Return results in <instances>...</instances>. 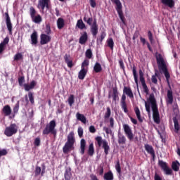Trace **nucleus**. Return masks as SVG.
Masks as SVG:
<instances>
[{
  "instance_id": "nucleus-1",
  "label": "nucleus",
  "mask_w": 180,
  "mask_h": 180,
  "mask_svg": "<svg viewBox=\"0 0 180 180\" xmlns=\"http://www.w3.org/2000/svg\"><path fill=\"white\" fill-rule=\"evenodd\" d=\"M156 60L157 64L158 65L159 70H161L165 75V77L167 79V84H169V89L167 90V99L166 102L167 105H172L174 102V95H173V91L171 88V86L169 85V79L171 78V75L167 69V66L165 63V60L162 55V53H158L156 56Z\"/></svg>"
},
{
  "instance_id": "nucleus-2",
  "label": "nucleus",
  "mask_w": 180,
  "mask_h": 180,
  "mask_svg": "<svg viewBox=\"0 0 180 180\" xmlns=\"http://www.w3.org/2000/svg\"><path fill=\"white\" fill-rule=\"evenodd\" d=\"M149 102L150 103H151L153 120L155 123H157V124H160V116L154 94H150V95L149 96Z\"/></svg>"
},
{
  "instance_id": "nucleus-3",
  "label": "nucleus",
  "mask_w": 180,
  "mask_h": 180,
  "mask_svg": "<svg viewBox=\"0 0 180 180\" xmlns=\"http://www.w3.org/2000/svg\"><path fill=\"white\" fill-rule=\"evenodd\" d=\"M57 124L56 120H51V122L46 124L42 134L44 136H48L49 134H52L53 137L57 136V130L56 129Z\"/></svg>"
},
{
  "instance_id": "nucleus-4",
  "label": "nucleus",
  "mask_w": 180,
  "mask_h": 180,
  "mask_svg": "<svg viewBox=\"0 0 180 180\" xmlns=\"http://www.w3.org/2000/svg\"><path fill=\"white\" fill-rule=\"evenodd\" d=\"M95 140L97 142L98 146L103 148L105 155H108L110 147L107 140H103V137H101V136H98L96 137Z\"/></svg>"
},
{
  "instance_id": "nucleus-5",
  "label": "nucleus",
  "mask_w": 180,
  "mask_h": 180,
  "mask_svg": "<svg viewBox=\"0 0 180 180\" xmlns=\"http://www.w3.org/2000/svg\"><path fill=\"white\" fill-rule=\"evenodd\" d=\"M111 1L116 4L115 8L117 11L118 15L123 24H126V18L123 13V6L122 4V1H120V0H111Z\"/></svg>"
},
{
  "instance_id": "nucleus-6",
  "label": "nucleus",
  "mask_w": 180,
  "mask_h": 180,
  "mask_svg": "<svg viewBox=\"0 0 180 180\" xmlns=\"http://www.w3.org/2000/svg\"><path fill=\"white\" fill-rule=\"evenodd\" d=\"M30 18H32L34 22H36L37 24H39L40 22H41L42 17L41 14H39L37 13L36 8H34L33 6H31V7L30 8Z\"/></svg>"
},
{
  "instance_id": "nucleus-7",
  "label": "nucleus",
  "mask_w": 180,
  "mask_h": 180,
  "mask_svg": "<svg viewBox=\"0 0 180 180\" xmlns=\"http://www.w3.org/2000/svg\"><path fill=\"white\" fill-rule=\"evenodd\" d=\"M18 126H17L16 123H11L10 126H8V127H6L4 130V134L7 137H12V136L18 133Z\"/></svg>"
},
{
  "instance_id": "nucleus-8",
  "label": "nucleus",
  "mask_w": 180,
  "mask_h": 180,
  "mask_svg": "<svg viewBox=\"0 0 180 180\" xmlns=\"http://www.w3.org/2000/svg\"><path fill=\"white\" fill-rule=\"evenodd\" d=\"M158 165L162 168V169L164 171V172L166 174V175H172V169L169 168L165 161H162V160H158Z\"/></svg>"
},
{
  "instance_id": "nucleus-9",
  "label": "nucleus",
  "mask_w": 180,
  "mask_h": 180,
  "mask_svg": "<svg viewBox=\"0 0 180 180\" xmlns=\"http://www.w3.org/2000/svg\"><path fill=\"white\" fill-rule=\"evenodd\" d=\"M139 78H140V82L141 83V85L143 86L145 94H146V95H148L149 89L146 85V79L144 77V73H143L142 69H139Z\"/></svg>"
},
{
  "instance_id": "nucleus-10",
  "label": "nucleus",
  "mask_w": 180,
  "mask_h": 180,
  "mask_svg": "<svg viewBox=\"0 0 180 180\" xmlns=\"http://www.w3.org/2000/svg\"><path fill=\"white\" fill-rule=\"evenodd\" d=\"M123 129L128 140H129V141H133L134 134L130 126H129V124H123Z\"/></svg>"
},
{
  "instance_id": "nucleus-11",
  "label": "nucleus",
  "mask_w": 180,
  "mask_h": 180,
  "mask_svg": "<svg viewBox=\"0 0 180 180\" xmlns=\"http://www.w3.org/2000/svg\"><path fill=\"white\" fill-rule=\"evenodd\" d=\"M5 15H6V23L8 30L9 32V34L11 35H12V34H13V27L12 21L11 20V17L9 15L8 11H6L5 13Z\"/></svg>"
},
{
  "instance_id": "nucleus-12",
  "label": "nucleus",
  "mask_w": 180,
  "mask_h": 180,
  "mask_svg": "<svg viewBox=\"0 0 180 180\" xmlns=\"http://www.w3.org/2000/svg\"><path fill=\"white\" fill-rule=\"evenodd\" d=\"M98 24L97 22L96 18H94L93 20V22L91 26L90 27V31L94 37H96V35L98 34Z\"/></svg>"
},
{
  "instance_id": "nucleus-13",
  "label": "nucleus",
  "mask_w": 180,
  "mask_h": 180,
  "mask_svg": "<svg viewBox=\"0 0 180 180\" xmlns=\"http://www.w3.org/2000/svg\"><path fill=\"white\" fill-rule=\"evenodd\" d=\"M50 3L51 0H39L38 8H41V10H44V8L49 10L50 8Z\"/></svg>"
},
{
  "instance_id": "nucleus-14",
  "label": "nucleus",
  "mask_w": 180,
  "mask_h": 180,
  "mask_svg": "<svg viewBox=\"0 0 180 180\" xmlns=\"http://www.w3.org/2000/svg\"><path fill=\"white\" fill-rule=\"evenodd\" d=\"M10 38L9 36L7 35L1 42H0V53H4V51H5L6 48V45L9 44Z\"/></svg>"
},
{
  "instance_id": "nucleus-15",
  "label": "nucleus",
  "mask_w": 180,
  "mask_h": 180,
  "mask_svg": "<svg viewBox=\"0 0 180 180\" xmlns=\"http://www.w3.org/2000/svg\"><path fill=\"white\" fill-rule=\"evenodd\" d=\"M145 150L147 151L148 154H150L153 160H155L156 155H155V151L153 146H150V144H145Z\"/></svg>"
},
{
  "instance_id": "nucleus-16",
  "label": "nucleus",
  "mask_w": 180,
  "mask_h": 180,
  "mask_svg": "<svg viewBox=\"0 0 180 180\" xmlns=\"http://www.w3.org/2000/svg\"><path fill=\"white\" fill-rule=\"evenodd\" d=\"M126 94L123 92V95L121 98V108L124 110V113H128L129 110L127 109V103H126Z\"/></svg>"
},
{
  "instance_id": "nucleus-17",
  "label": "nucleus",
  "mask_w": 180,
  "mask_h": 180,
  "mask_svg": "<svg viewBox=\"0 0 180 180\" xmlns=\"http://www.w3.org/2000/svg\"><path fill=\"white\" fill-rule=\"evenodd\" d=\"M89 39L88 32L86 31H84L82 34H81L79 38V43L82 45H84L86 42H87Z\"/></svg>"
},
{
  "instance_id": "nucleus-18",
  "label": "nucleus",
  "mask_w": 180,
  "mask_h": 180,
  "mask_svg": "<svg viewBox=\"0 0 180 180\" xmlns=\"http://www.w3.org/2000/svg\"><path fill=\"white\" fill-rule=\"evenodd\" d=\"M40 38H41L40 44L41 45L48 44L49 42H50V41L51 39V35H47V33L46 34H41Z\"/></svg>"
},
{
  "instance_id": "nucleus-19",
  "label": "nucleus",
  "mask_w": 180,
  "mask_h": 180,
  "mask_svg": "<svg viewBox=\"0 0 180 180\" xmlns=\"http://www.w3.org/2000/svg\"><path fill=\"white\" fill-rule=\"evenodd\" d=\"M87 72H88V70H87L86 68H84L83 63H82L81 70H79V72L78 73L79 79H84Z\"/></svg>"
},
{
  "instance_id": "nucleus-20",
  "label": "nucleus",
  "mask_w": 180,
  "mask_h": 180,
  "mask_svg": "<svg viewBox=\"0 0 180 180\" xmlns=\"http://www.w3.org/2000/svg\"><path fill=\"white\" fill-rule=\"evenodd\" d=\"M123 92L130 99H134V96L133 91H131V88H130L129 86H124Z\"/></svg>"
},
{
  "instance_id": "nucleus-21",
  "label": "nucleus",
  "mask_w": 180,
  "mask_h": 180,
  "mask_svg": "<svg viewBox=\"0 0 180 180\" xmlns=\"http://www.w3.org/2000/svg\"><path fill=\"white\" fill-rule=\"evenodd\" d=\"M36 85H37L36 81H32L30 85L28 84H24L23 87L25 89V91H26L27 92H29L30 91H31V89H34Z\"/></svg>"
},
{
  "instance_id": "nucleus-22",
  "label": "nucleus",
  "mask_w": 180,
  "mask_h": 180,
  "mask_svg": "<svg viewBox=\"0 0 180 180\" xmlns=\"http://www.w3.org/2000/svg\"><path fill=\"white\" fill-rule=\"evenodd\" d=\"M164 6H167L169 8H173L175 6V0H160Z\"/></svg>"
},
{
  "instance_id": "nucleus-23",
  "label": "nucleus",
  "mask_w": 180,
  "mask_h": 180,
  "mask_svg": "<svg viewBox=\"0 0 180 180\" xmlns=\"http://www.w3.org/2000/svg\"><path fill=\"white\" fill-rule=\"evenodd\" d=\"M69 138V142L70 146V150L74 147V144L75 143V133L74 131H70L68 134Z\"/></svg>"
},
{
  "instance_id": "nucleus-24",
  "label": "nucleus",
  "mask_w": 180,
  "mask_h": 180,
  "mask_svg": "<svg viewBox=\"0 0 180 180\" xmlns=\"http://www.w3.org/2000/svg\"><path fill=\"white\" fill-rule=\"evenodd\" d=\"M71 151V148H70V138L69 136H68V141L65 143V146H63V152L65 154H68Z\"/></svg>"
},
{
  "instance_id": "nucleus-25",
  "label": "nucleus",
  "mask_w": 180,
  "mask_h": 180,
  "mask_svg": "<svg viewBox=\"0 0 180 180\" xmlns=\"http://www.w3.org/2000/svg\"><path fill=\"white\" fill-rule=\"evenodd\" d=\"M31 41L33 45H37L38 43V32L37 31H33L31 34Z\"/></svg>"
},
{
  "instance_id": "nucleus-26",
  "label": "nucleus",
  "mask_w": 180,
  "mask_h": 180,
  "mask_svg": "<svg viewBox=\"0 0 180 180\" xmlns=\"http://www.w3.org/2000/svg\"><path fill=\"white\" fill-rule=\"evenodd\" d=\"M2 112L5 115V116H10L12 113V109L9 105H6L4 106L2 109Z\"/></svg>"
},
{
  "instance_id": "nucleus-27",
  "label": "nucleus",
  "mask_w": 180,
  "mask_h": 180,
  "mask_svg": "<svg viewBox=\"0 0 180 180\" xmlns=\"http://www.w3.org/2000/svg\"><path fill=\"white\" fill-rule=\"evenodd\" d=\"M86 147V141L84 139H82L80 141V153L83 155L85 153Z\"/></svg>"
},
{
  "instance_id": "nucleus-28",
  "label": "nucleus",
  "mask_w": 180,
  "mask_h": 180,
  "mask_svg": "<svg viewBox=\"0 0 180 180\" xmlns=\"http://www.w3.org/2000/svg\"><path fill=\"white\" fill-rule=\"evenodd\" d=\"M127 139L124 134H122L120 131L118 132V143L120 145H124L126 144Z\"/></svg>"
},
{
  "instance_id": "nucleus-29",
  "label": "nucleus",
  "mask_w": 180,
  "mask_h": 180,
  "mask_svg": "<svg viewBox=\"0 0 180 180\" xmlns=\"http://www.w3.org/2000/svg\"><path fill=\"white\" fill-rule=\"evenodd\" d=\"M57 26L59 30H62L65 25V20L62 17H59L57 20Z\"/></svg>"
},
{
  "instance_id": "nucleus-30",
  "label": "nucleus",
  "mask_w": 180,
  "mask_h": 180,
  "mask_svg": "<svg viewBox=\"0 0 180 180\" xmlns=\"http://www.w3.org/2000/svg\"><path fill=\"white\" fill-rule=\"evenodd\" d=\"M112 100L116 103L117 101H119V92L117 88H112Z\"/></svg>"
},
{
  "instance_id": "nucleus-31",
  "label": "nucleus",
  "mask_w": 180,
  "mask_h": 180,
  "mask_svg": "<svg viewBox=\"0 0 180 180\" xmlns=\"http://www.w3.org/2000/svg\"><path fill=\"white\" fill-rule=\"evenodd\" d=\"M76 117L77 120L82 122V123H84V124H86V117L84 116V115H82L79 112L76 113Z\"/></svg>"
},
{
  "instance_id": "nucleus-32",
  "label": "nucleus",
  "mask_w": 180,
  "mask_h": 180,
  "mask_svg": "<svg viewBox=\"0 0 180 180\" xmlns=\"http://www.w3.org/2000/svg\"><path fill=\"white\" fill-rule=\"evenodd\" d=\"M77 27L78 28H79L80 30H84V29L86 30V28H87L85 22H84V21L82 18H80L79 20H77Z\"/></svg>"
},
{
  "instance_id": "nucleus-33",
  "label": "nucleus",
  "mask_w": 180,
  "mask_h": 180,
  "mask_svg": "<svg viewBox=\"0 0 180 180\" xmlns=\"http://www.w3.org/2000/svg\"><path fill=\"white\" fill-rule=\"evenodd\" d=\"M104 180H113L114 179V175L113 172L112 171H108V172H105L103 176Z\"/></svg>"
},
{
  "instance_id": "nucleus-34",
  "label": "nucleus",
  "mask_w": 180,
  "mask_h": 180,
  "mask_svg": "<svg viewBox=\"0 0 180 180\" xmlns=\"http://www.w3.org/2000/svg\"><path fill=\"white\" fill-rule=\"evenodd\" d=\"M160 73L158 72V70H155V75H152V77H151V81L152 83L154 84L155 85H158V77H159Z\"/></svg>"
},
{
  "instance_id": "nucleus-35",
  "label": "nucleus",
  "mask_w": 180,
  "mask_h": 180,
  "mask_svg": "<svg viewBox=\"0 0 180 180\" xmlns=\"http://www.w3.org/2000/svg\"><path fill=\"white\" fill-rule=\"evenodd\" d=\"M102 70H103V68L101 63H99V62H96L94 66V72H96V74H98V72H101Z\"/></svg>"
},
{
  "instance_id": "nucleus-36",
  "label": "nucleus",
  "mask_w": 180,
  "mask_h": 180,
  "mask_svg": "<svg viewBox=\"0 0 180 180\" xmlns=\"http://www.w3.org/2000/svg\"><path fill=\"white\" fill-rule=\"evenodd\" d=\"M65 180H70L72 176V174L71 172V169L70 168H67L65 171Z\"/></svg>"
},
{
  "instance_id": "nucleus-37",
  "label": "nucleus",
  "mask_w": 180,
  "mask_h": 180,
  "mask_svg": "<svg viewBox=\"0 0 180 180\" xmlns=\"http://www.w3.org/2000/svg\"><path fill=\"white\" fill-rule=\"evenodd\" d=\"M173 122L174 123V130L176 133H178L180 130V124L178 119H176V117H173Z\"/></svg>"
},
{
  "instance_id": "nucleus-38",
  "label": "nucleus",
  "mask_w": 180,
  "mask_h": 180,
  "mask_svg": "<svg viewBox=\"0 0 180 180\" xmlns=\"http://www.w3.org/2000/svg\"><path fill=\"white\" fill-rule=\"evenodd\" d=\"M172 168L174 171L178 172L180 169V162L179 161H173Z\"/></svg>"
},
{
  "instance_id": "nucleus-39",
  "label": "nucleus",
  "mask_w": 180,
  "mask_h": 180,
  "mask_svg": "<svg viewBox=\"0 0 180 180\" xmlns=\"http://www.w3.org/2000/svg\"><path fill=\"white\" fill-rule=\"evenodd\" d=\"M132 72H133L135 84H136L137 86H139V79H138L137 72H136V66H133Z\"/></svg>"
},
{
  "instance_id": "nucleus-40",
  "label": "nucleus",
  "mask_w": 180,
  "mask_h": 180,
  "mask_svg": "<svg viewBox=\"0 0 180 180\" xmlns=\"http://www.w3.org/2000/svg\"><path fill=\"white\" fill-rule=\"evenodd\" d=\"M134 112H135V113H136V117H137L138 120H139L141 123H142V122H143V119H142V117H141V112H140L139 108H138V107L136 106V107L135 108V109H134Z\"/></svg>"
},
{
  "instance_id": "nucleus-41",
  "label": "nucleus",
  "mask_w": 180,
  "mask_h": 180,
  "mask_svg": "<svg viewBox=\"0 0 180 180\" xmlns=\"http://www.w3.org/2000/svg\"><path fill=\"white\" fill-rule=\"evenodd\" d=\"M95 153V150H94V143H91L89 146V149H88V154L90 156L94 155Z\"/></svg>"
},
{
  "instance_id": "nucleus-42",
  "label": "nucleus",
  "mask_w": 180,
  "mask_h": 180,
  "mask_svg": "<svg viewBox=\"0 0 180 180\" xmlns=\"http://www.w3.org/2000/svg\"><path fill=\"white\" fill-rule=\"evenodd\" d=\"M106 35H107V34H106L105 31H102L100 38H97V39H96L97 44H102V42H103L104 38H105Z\"/></svg>"
},
{
  "instance_id": "nucleus-43",
  "label": "nucleus",
  "mask_w": 180,
  "mask_h": 180,
  "mask_svg": "<svg viewBox=\"0 0 180 180\" xmlns=\"http://www.w3.org/2000/svg\"><path fill=\"white\" fill-rule=\"evenodd\" d=\"M83 20L84 21H85V22L89 24V25H90L91 27L93 25V21H94L93 17H89V18H87L86 15H84Z\"/></svg>"
},
{
  "instance_id": "nucleus-44",
  "label": "nucleus",
  "mask_w": 180,
  "mask_h": 180,
  "mask_svg": "<svg viewBox=\"0 0 180 180\" xmlns=\"http://www.w3.org/2000/svg\"><path fill=\"white\" fill-rule=\"evenodd\" d=\"M108 46L110 48V49H113L115 46V41H113V38H108L107 39Z\"/></svg>"
},
{
  "instance_id": "nucleus-45",
  "label": "nucleus",
  "mask_w": 180,
  "mask_h": 180,
  "mask_svg": "<svg viewBox=\"0 0 180 180\" xmlns=\"http://www.w3.org/2000/svg\"><path fill=\"white\" fill-rule=\"evenodd\" d=\"M115 169L117 171V172L121 175L122 174V167H120V161H119V160L117 161L116 164H115Z\"/></svg>"
},
{
  "instance_id": "nucleus-46",
  "label": "nucleus",
  "mask_w": 180,
  "mask_h": 180,
  "mask_svg": "<svg viewBox=\"0 0 180 180\" xmlns=\"http://www.w3.org/2000/svg\"><path fill=\"white\" fill-rule=\"evenodd\" d=\"M85 56H86V58H89V60H91V58H92L93 52L91 49H86V51L85 52Z\"/></svg>"
},
{
  "instance_id": "nucleus-47",
  "label": "nucleus",
  "mask_w": 180,
  "mask_h": 180,
  "mask_svg": "<svg viewBox=\"0 0 180 180\" xmlns=\"http://www.w3.org/2000/svg\"><path fill=\"white\" fill-rule=\"evenodd\" d=\"M75 98V95H70V96H69V98L68 99V102L70 106H72V105H74Z\"/></svg>"
},
{
  "instance_id": "nucleus-48",
  "label": "nucleus",
  "mask_w": 180,
  "mask_h": 180,
  "mask_svg": "<svg viewBox=\"0 0 180 180\" xmlns=\"http://www.w3.org/2000/svg\"><path fill=\"white\" fill-rule=\"evenodd\" d=\"M112 112L110 110V108H106V112L104 115V118L105 119H109L110 117V115H111Z\"/></svg>"
},
{
  "instance_id": "nucleus-49",
  "label": "nucleus",
  "mask_w": 180,
  "mask_h": 180,
  "mask_svg": "<svg viewBox=\"0 0 180 180\" xmlns=\"http://www.w3.org/2000/svg\"><path fill=\"white\" fill-rule=\"evenodd\" d=\"M28 97H29L30 103H32V105H34V94H32V92H29Z\"/></svg>"
},
{
  "instance_id": "nucleus-50",
  "label": "nucleus",
  "mask_w": 180,
  "mask_h": 180,
  "mask_svg": "<svg viewBox=\"0 0 180 180\" xmlns=\"http://www.w3.org/2000/svg\"><path fill=\"white\" fill-rule=\"evenodd\" d=\"M22 55L20 52L15 53V55L14 56L15 61H19V60H22Z\"/></svg>"
},
{
  "instance_id": "nucleus-51",
  "label": "nucleus",
  "mask_w": 180,
  "mask_h": 180,
  "mask_svg": "<svg viewBox=\"0 0 180 180\" xmlns=\"http://www.w3.org/2000/svg\"><path fill=\"white\" fill-rule=\"evenodd\" d=\"M20 109V102H17V103L15 105L13 108V113L16 115L18 113V110Z\"/></svg>"
},
{
  "instance_id": "nucleus-52",
  "label": "nucleus",
  "mask_w": 180,
  "mask_h": 180,
  "mask_svg": "<svg viewBox=\"0 0 180 180\" xmlns=\"http://www.w3.org/2000/svg\"><path fill=\"white\" fill-rule=\"evenodd\" d=\"M25 81V76H20V77H18V84L20 86H23Z\"/></svg>"
},
{
  "instance_id": "nucleus-53",
  "label": "nucleus",
  "mask_w": 180,
  "mask_h": 180,
  "mask_svg": "<svg viewBox=\"0 0 180 180\" xmlns=\"http://www.w3.org/2000/svg\"><path fill=\"white\" fill-rule=\"evenodd\" d=\"M41 172V167H39L38 165H37L35 168V176H38L39 175H40Z\"/></svg>"
},
{
  "instance_id": "nucleus-54",
  "label": "nucleus",
  "mask_w": 180,
  "mask_h": 180,
  "mask_svg": "<svg viewBox=\"0 0 180 180\" xmlns=\"http://www.w3.org/2000/svg\"><path fill=\"white\" fill-rule=\"evenodd\" d=\"M70 55L65 53L64 56V60H65V63L68 65V63H70Z\"/></svg>"
},
{
  "instance_id": "nucleus-55",
  "label": "nucleus",
  "mask_w": 180,
  "mask_h": 180,
  "mask_svg": "<svg viewBox=\"0 0 180 180\" xmlns=\"http://www.w3.org/2000/svg\"><path fill=\"white\" fill-rule=\"evenodd\" d=\"M78 136L79 137L82 138L84 136V129H82V127H78Z\"/></svg>"
},
{
  "instance_id": "nucleus-56",
  "label": "nucleus",
  "mask_w": 180,
  "mask_h": 180,
  "mask_svg": "<svg viewBox=\"0 0 180 180\" xmlns=\"http://www.w3.org/2000/svg\"><path fill=\"white\" fill-rule=\"evenodd\" d=\"M145 108H146V112L148 113V115L150 114V103H148L147 102H146L145 103Z\"/></svg>"
},
{
  "instance_id": "nucleus-57",
  "label": "nucleus",
  "mask_w": 180,
  "mask_h": 180,
  "mask_svg": "<svg viewBox=\"0 0 180 180\" xmlns=\"http://www.w3.org/2000/svg\"><path fill=\"white\" fill-rule=\"evenodd\" d=\"M89 59H84L82 62V67L83 68H86V67H89Z\"/></svg>"
},
{
  "instance_id": "nucleus-58",
  "label": "nucleus",
  "mask_w": 180,
  "mask_h": 180,
  "mask_svg": "<svg viewBox=\"0 0 180 180\" xmlns=\"http://www.w3.org/2000/svg\"><path fill=\"white\" fill-rule=\"evenodd\" d=\"M34 146H37V147H39L41 144V140H40V138L39 137H37L35 139H34Z\"/></svg>"
},
{
  "instance_id": "nucleus-59",
  "label": "nucleus",
  "mask_w": 180,
  "mask_h": 180,
  "mask_svg": "<svg viewBox=\"0 0 180 180\" xmlns=\"http://www.w3.org/2000/svg\"><path fill=\"white\" fill-rule=\"evenodd\" d=\"M51 32V25L49 24H47L46 33L47 35H50Z\"/></svg>"
},
{
  "instance_id": "nucleus-60",
  "label": "nucleus",
  "mask_w": 180,
  "mask_h": 180,
  "mask_svg": "<svg viewBox=\"0 0 180 180\" xmlns=\"http://www.w3.org/2000/svg\"><path fill=\"white\" fill-rule=\"evenodd\" d=\"M148 38H149L150 42H153V32L150 30L148 31Z\"/></svg>"
},
{
  "instance_id": "nucleus-61",
  "label": "nucleus",
  "mask_w": 180,
  "mask_h": 180,
  "mask_svg": "<svg viewBox=\"0 0 180 180\" xmlns=\"http://www.w3.org/2000/svg\"><path fill=\"white\" fill-rule=\"evenodd\" d=\"M103 130H105L106 134H112L111 129H109L108 127H103Z\"/></svg>"
},
{
  "instance_id": "nucleus-62",
  "label": "nucleus",
  "mask_w": 180,
  "mask_h": 180,
  "mask_svg": "<svg viewBox=\"0 0 180 180\" xmlns=\"http://www.w3.org/2000/svg\"><path fill=\"white\" fill-rule=\"evenodd\" d=\"M89 131L90 133H96V129L95 126H90L89 127Z\"/></svg>"
},
{
  "instance_id": "nucleus-63",
  "label": "nucleus",
  "mask_w": 180,
  "mask_h": 180,
  "mask_svg": "<svg viewBox=\"0 0 180 180\" xmlns=\"http://www.w3.org/2000/svg\"><path fill=\"white\" fill-rule=\"evenodd\" d=\"M90 5L91 7L95 8L96 6V0H89Z\"/></svg>"
},
{
  "instance_id": "nucleus-64",
  "label": "nucleus",
  "mask_w": 180,
  "mask_h": 180,
  "mask_svg": "<svg viewBox=\"0 0 180 180\" xmlns=\"http://www.w3.org/2000/svg\"><path fill=\"white\" fill-rule=\"evenodd\" d=\"M154 180H162L161 176L158 174L155 173L154 176Z\"/></svg>"
}]
</instances>
